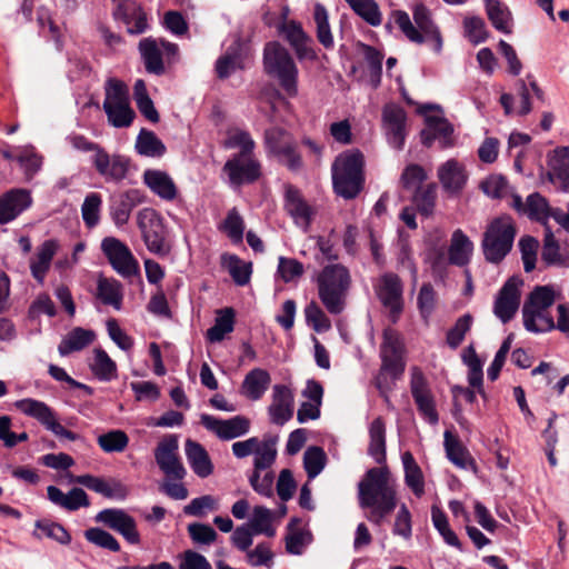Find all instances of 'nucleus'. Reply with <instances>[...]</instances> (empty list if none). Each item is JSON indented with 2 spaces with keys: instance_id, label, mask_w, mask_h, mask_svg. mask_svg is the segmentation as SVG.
<instances>
[{
  "instance_id": "25",
  "label": "nucleus",
  "mask_w": 569,
  "mask_h": 569,
  "mask_svg": "<svg viewBox=\"0 0 569 569\" xmlns=\"http://www.w3.org/2000/svg\"><path fill=\"white\" fill-rule=\"evenodd\" d=\"M284 208L297 226L305 230L309 228L313 211L300 191L292 186H288L286 189Z\"/></svg>"
},
{
  "instance_id": "59",
  "label": "nucleus",
  "mask_w": 569,
  "mask_h": 569,
  "mask_svg": "<svg viewBox=\"0 0 569 569\" xmlns=\"http://www.w3.org/2000/svg\"><path fill=\"white\" fill-rule=\"evenodd\" d=\"M84 537L89 542L100 548L108 549L112 552L120 551V543L118 540L110 532L101 528L94 527L87 529L84 531Z\"/></svg>"
},
{
  "instance_id": "36",
  "label": "nucleus",
  "mask_w": 569,
  "mask_h": 569,
  "mask_svg": "<svg viewBox=\"0 0 569 569\" xmlns=\"http://www.w3.org/2000/svg\"><path fill=\"white\" fill-rule=\"evenodd\" d=\"M445 450L447 458L458 468L468 469L475 467V461L470 456L467 448L459 441L458 438L452 436L449 430L445 431Z\"/></svg>"
},
{
  "instance_id": "31",
  "label": "nucleus",
  "mask_w": 569,
  "mask_h": 569,
  "mask_svg": "<svg viewBox=\"0 0 569 569\" xmlns=\"http://www.w3.org/2000/svg\"><path fill=\"white\" fill-rule=\"evenodd\" d=\"M271 382L269 372L261 368L249 371L242 382V393L251 400H259Z\"/></svg>"
},
{
  "instance_id": "53",
  "label": "nucleus",
  "mask_w": 569,
  "mask_h": 569,
  "mask_svg": "<svg viewBox=\"0 0 569 569\" xmlns=\"http://www.w3.org/2000/svg\"><path fill=\"white\" fill-rule=\"evenodd\" d=\"M350 8L370 26L381 23V13L375 0H345Z\"/></svg>"
},
{
  "instance_id": "52",
  "label": "nucleus",
  "mask_w": 569,
  "mask_h": 569,
  "mask_svg": "<svg viewBox=\"0 0 569 569\" xmlns=\"http://www.w3.org/2000/svg\"><path fill=\"white\" fill-rule=\"evenodd\" d=\"M313 19L317 26V39L326 48L333 47V37L328 21V11L321 3H317L313 10Z\"/></svg>"
},
{
  "instance_id": "12",
  "label": "nucleus",
  "mask_w": 569,
  "mask_h": 569,
  "mask_svg": "<svg viewBox=\"0 0 569 569\" xmlns=\"http://www.w3.org/2000/svg\"><path fill=\"white\" fill-rule=\"evenodd\" d=\"M94 520L121 535L127 542L131 545L140 543V533L137 529V522L126 510L107 508L99 511Z\"/></svg>"
},
{
  "instance_id": "30",
  "label": "nucleus",
  "mask_w": 569,
  "mask_h": 569,
  "mask_svg": "<svg viewBox=\"0 0 569 569\" xmlns=\"http://www.w3.org/2000/svg\"><path fill=\"white\" fill-rule=\"evenodd\" d=\"M472 251L473 243L468 236L461 229L455 230L448 249L449 263L457 267L467 266L470 262Z\"/></svg>"
},
{
  "instance_id": "51",
  "label": "nucleus",
  "mask_w": 569,
  "mask_h": 569,
  "mask_svg": "<svg viewBox=\"0 0 569 569\" xmlns=\"http://www.w3.org/2000/svg\"><path fill=\"white\" fill-rule=\"evenodd\" d=\"M327 455L321 447L311 446L303 453V467L309 479L316 478L325 469Z\"/></svg>"
},
{
  "instance_id": "46",
  "label": "nucleus",
  "mask_w": 569,
  "mask_h": 569,
  "mask_svg": "<svg viewBox=\"0 0 569 569\" xmlns=\"http://www.w3.org/2000/svg\"><path fill=\"white\" fill-rule=\"evenodd\" d=\"M121 283L117 280L100 278L97 286V297L107 306L119 310L122 302Z\"/></svg>"
},
{
  "instance_id": "29",
  "label": "nucleus",
  "mask_w": 569,
  "mask_h": 569,
  "mask_svg": "<svg viewBox=\"0 0 569 569\" xmlns=\"http://www.w3.org/2000/svg\"><path fill=\"white\" fill-rule=\"evenodd\" d=\"M138 49L146 71L151 74L162 76L166 68L159 42L152 37H147L140 40Z\"/></svg>"
},
{
  "instance_id": "20",
  "label": "nucleus",
  "mask_w": 569,
  "mask_h": 569,
  "mask_svg": "<svg viewBox=\"0 0 569 569\" xmlns=\"http://www.w3.org/2000/svg\"><path fill=\"white\" fill-rule=\"evenodd\" d=\"M143 196L138 189H129L118 196L111 197L109 214L113 223L121 228L128 223L132 210L143 202Z\"/></svg>"
},
{
  "instance_id": "62",
  "label": "nucleus",
  "mask_w": 569,
  "mask_h": 569,
  "mask_svg": "<svg viewBox=\"0 0 569 569\" xmlns=\"http://www.w3.org/2000/svg\"><path fill=\"white\" fill-rule=\"evenodd\" d=\"M555 302V291L550 286H537L523 305L532 309H547Z\"/></svg>"
},
{
  "instance_id": "5",
  "label": "nucleus",
  "mask_w": 569,
  "mask_h": 569,
  "mask_svg": "<svg viewBox=\"0 0 569 569\" xmlns=\"http://www.w3.org/2000/svg\"><path fill=\"white\" fill-rule=\"evenodd\" d=\"M69 141L77 150L94 152L92 164L107 181L120 182L127 178L131 163L128 157L119 153L110 156L100 144L82 134L70 136Z\"/></svg>"
},
{
  "instance_id": "58",
  "label": "nucleus",
  "mask_w": 569,
  "mask_h": 569,
  "mask_svg": "<svg viewBox=\"0 0 569 569\" xmlns=\"http://www.w3.org/2000/svg\"><path fill=\"white\" fill-rule=\"evenodd\" d=\"M129 442L127 433L122 430H110L98 437V445L104 452H121Z\"/></svg>"
},
{
  "instance_id": "9",
  "label": "nucleus",
  "mask_w": 569,
  "mask_h": 569,
  "mask_svg": "<svg viewBox=\"0 0 569 569\" xmlns=\"http://www.w3.org/2000/svg\"><path fill=\"white\" fill-rule=\"evenodd\" d=\"M101 250L109 263L123 278L138 276L140 272L138 260L126 243L114 237H106L101 242Z\"/></svg>"
},
{
  "instance_id": "64",
  "label": "nucleus",
  "mask_w": 569,
  "mask_h": 569,
  "mask_svg": "<svg viewBox=\"0 0 569 569\" xmlns=\"http://www.w3.org/2000/svg\"><path fill=\"white\" fill-rule=\"evenodd\" d=\"M36 528L40 529L46 537L61 543V545H69L71 542V536L67 531V529L53 521L49 520H37L36 521Z\"/></svg>"
},
{
  "instance_id": "40",
  "label": "nucleus",
  "mask_w": 569,
  "mask_h": 569,
  "mask_svg": "<svg viewBox=\"0 0 569 569\" xmlns=\"http://www.w3.org/2000/svg\"><path fill=\"white\" fill-rule=\"evenodd\" d=\"M221 263L237 286L242 287L249 283L252 273L251 262H244L236 254L223 253L221 256Z\"/></svg>"
},
{
  "instance_id": "14",
  "label": "nucleus",
  "mask_w": 569,
  "mask_h": 569,
  "mask_svg": "<svg viewBox=\"0 0 569 569\" xmlns=\"http://www.w3.org/2000/svg\"><path fill=\"white\" fill-rule=\"evenodd\" d=\"M523 281L519 277L509 278L496 298L493 313L502 323L509 322L516 315L520 303L519 288Z\"/></svg>"
},
{
  "instance_id": "63",
  "label": "nucleus",
  "mask_w": 569,
  "mask_h": 569,
  "mask_svg": "<svg viewBox=\"0 0 569 569\" xmlns=\"http://www.w3.org/2000/svg\"><path fill=\"white\" fill-rule=\"evenodd\" d=\"M427 178V172L420 164L411 163L402 171L400 181L406 190L416 191Z\"/></svg>"
},
{
  "instance_id": "35",
  "label": "nucleus",
  "mask_w": 569,
  "mask_h": 569,
  "mask_svg": "<svg viewBox=\"0 0 569 569\" xmlns=\"http://www.w3.org/2000/svg\"><path fill=\"white\" fill-rule=\"evenodd\" d=\"M368 453L379 465L386 463V426L381 417L376 418L369 428Z\"/></svg>"
},
{
  "instance_id": "10",
  "label": "nucleus",
  "mask_w": 569,
  "mask_h": 569,
  "mask_svg": "<svg viewBox=\"0 0 569 569\" xmlns=\"http://www.w3.org/2000/svg\"><path fill=\"white\" fill-rule=\"evenodd\" d=\"M178 449L179 443L176 435L166 436L154 449L156 462L169 480L180 481L187 473L178 456Z\"/></svg>"
},
{
  "instance_id": "8",
  "label": "nucleus",
  "mask_w": 569,
  "mask_h": 569,
  "mask_svg": "<svg viewBox=\"0 0 569 569\" xmlns=\"http://www.w3.org/2000/svg\"><path fill=\"white\" fill-rule=\"evenodd\" d=\"M137 223L147 249L158 256H167L170 251L166 242V227L160 214L152 208H143L138 212Z\"/></svg>"
},
{
  "instance_id": "45",
  "label": "nucleus",
  "mask_w": 569,
  "mask_h": 569,
  "mask_svg": "<svg viewBox=\"0 0 569 569\" xmlns=\"http://www.w3.org/2000/svg\"><path fill=\"white\" fill-rule=\"evenodd\" d=\"M277 442L278 436H266L260 441L253 460V467L257 470H266L273 465L277 458Z\"/></svg>"
},
{
  "instance_id": "55",
  "label": "nucleus",
  "mask_w": 569,
  "mask_h": 569,
  "mask_svg": "<svg viewBox=\"0 0 569 569\" xmlns=\"http://www.w3.org/2000/svg\"><path fill=\"white\" fill-rule=\"evenodd\" d=\"M365 59L368 63L369 74L375 88L380 84L382 76L383 54L372 46L361 43Z\"/></svg>"
},
{
  "instance_id": "47",
  "label": "nucleus",
  "mask_w": 569,
  "mask_h": 569,
  "mask_svg": "<svg viewBox=\"0 0 569 569\" xmlns=\"http://www.w3.org/2000/svg\"><path fill=\"white\" fill-rule=\"evenodd\" d=\"M541 259L547 266H568L567 260L560 253V246L556 240L550 226H546L545 229Z\"/></svg>"
},
{
  "instance_id": "43",
  "label": "nucleus",
  "mask_w": 569,
  "mask_h": 569,
  "mask_svg": "<svg viewBox=\"0 0 569 569\" xmlns=\"http://www.w3.org/2000/svg\"><path fill=\"white\" fill-rule=\"evenodd\" d=\"M234 310L232 308H224L219 311L214 325L208 329L207 338L210 342H220L224 339L226 335L233 331L234 328Z\"/></svg>"
},
{
  "instance_id": "34",
  "label": "nucleus",
  "mask_w": 569,
  "mask_h": 569,
  "mask_svg": "<svg viewBox=\"0 0 569 569\" xmlns=\"http://www.w3.org/2000/svg\"><path fill=\"white\" fill-rule=\"evenodd\" d=\"M94 338V331L77 327L61 340L58 346V351L62 357L74 351H80L91 345Z\"/></svg>"
},
{
  "instance_id": "7",
  "label": "nucleus",
  "mask_w": 569,
  "mask_h": 569,
  "mask_svg": "<svg viewBox=\"0 0 569 569\" xmlns=\"http://www.w3.org/2000/svg\"><path fill=\"white\" fill-rule=\"evenodd\" d=\"M381 367L375 377V386L381 396L392 390L395 382L405 372L406 362L402 357V343L398 337L383 333L380 346Z\"/></svg>"
},
{
  "instance_id": "41",
  "label": "nucleus",
  "mask_w": 569,
  "mask_h": 569,
  "mask_svg": "<svg viewBox=\"0 0 569 569\" xmlns=\"http://www.w3.org/2000/svg\"><path fill=\"white\" fill-rule=\"evenodd\" d=\"M551 207L546 197L539 192H533L527 197L525 216L529 220L541 223L545 228L550 218Z\"/></svg>"
},
{
  "instance_id": "39",
  "label": "nucleus",
  "mask_w": 569,
  "mask_h": 569,
  "mask_svg": "<svg viewBox=\"0 0 569 569\" xmlns=\"http://www.w3.org/2000/svg\"><path fill=\"white\" fill-rule=\"evenodd\" d=\"M134 148L140 156L150 158H160L167 151L164 143L157 137V134L146 128L140 130Z\"/></svg>"
},
{
  "instance_id": "6",
  "label": "nucleus",
  "mask_w": 569,
  "mask_h": 569,
  "mask_svg": "<svg viewBox=\"0 0 569 569\" xmlns=\"http://www.w3.org/2000/svg\"><path fill=\"white\" fill-rule=\"evenodd\" d=\"M516 234V226L510 216L495 218L487 226L481 241L485 259L490 263H500L511 251Z\"/></svg>"
},
{
  "instance_id": "16",
  "label": "nucleus",
  "mask_w": 569,
  "mask_h": 569,
  "mask_svg": "<svg viewBox=\"0 0 569 569\" xmlns=\"http://www.w3.org/2000/svg\"><path fill=\"white\" fill-rule=\"evenodd\" d=\"M425 122L426 128L420 131V139L426 148H430L436 140L439 142V149H448L455 146V128L448 119L427 116Z\"/></svg>"
},
{
  "instance_id": "22",
  "label": "nucleus",
  "mask_w": 569,
  "mask_h": 569,
  "mask_svg": "<svg viewBox=\"0 0 569 569\" xmlns=\"http://www.w3.org/2000/svg\"><path fill=\"white\" fill-rule=\"evenodd\" d=\"M113 16L127 26L129 34H141L149 28L147 13L134 0H122L114 10Z\"/></svg>"
},
{
  "instance_id": "38",
  "label": "nucleus",
  "mask_w": 569,
  "mask_h": 569,
  "mask_svg": "<svg viewBox=\"0 0 569 569\" xmlns=\"http://www.w3.org/2000/svg\"><path fill=\"white\" fill-rule=\"evenodd\" d=\"M485 6L492 27L502 33H511L512 14L509 8L500 0H485Z\"/></svg>"
},
{
  "instance_id": "27",
  "label": "nucleus",
  "mask_w": 569,
  "mask_h": 569,
  "mask_svg": "<svg viewBox=\"0 0 569 569\" xmlns=\"http://www.w3.org/2000/svg\"><path fill=\"white\" fill-rule=\"evenodd\" d=\"M187 460L199 478H208L213 472V463L204 447L191 439L184 445Z\"/></svg>"
},
{
  "instance_id": "18",
  "label": "nucleus",
  "mask_w": 569,
  "mask_h": 569,
  "mask_svg": "<svg viewBox=\"0 0 569 569\" xmlns=\"http://www.w3.org/2000/svg\"><path fill=\"white\" fill-rule=\"evenodd\" d=\"M244 157L234 156L223 166V172L229 177L232 186L239 187L256 182L261 176V166L257 160L243 159Z\"/></svg>"
},
{
  "instance_id": "3",
  "label": "nucleus",
  "mask_w": 569,
  "mask_h": 569,
  "mask_svg": "<svg viewBox=\"0 0 569 569\" xmlns=\"http://www.w3.org/2000/svg\"><path fill=\"white\" fill-rule=\"evenodd\" d=\"M263 70L276 79L291 98L298 94V68L290 52L278 41L267 42L263 48Z\"/></svg>"
},
{
  "instance_id": "33",
  "label": "nucleus",
  "mask_w": 569,
  "mask_h": 569,
  "mask_svg": "<svg viewBox=\"0 0 569 569\" xmlns=\"http://www.w3.org/2000/svg\"><path fill=\"white\" fill-rule=\"evenodd\" d=\"M548 166L551 172H548L550 181L553 174L561 181L563 191L569 192V147H560L553 150V154L549 157Z\"/></svg>"
},
{
  "instance_id": "42",
  "label": "nucleus",
  "mask_w": 569,
  "mask_h": 569,
  "mask_svg": "<svg viewBox=\"0 0 569 569\" xmlns=\"http://www.w3.org/2000/svg\"><path fill=\"white\" fill-rule=\"evenodd\" d=\"M93 362L89 365L92 373L100 381H111L117 378V365L102 348L93 350Z\"/></svg>"
},
{
  "instance_id": "37",
  "label": "nucleus",
  "mask_w": 569,
  "mask_h": 569,
  "mask_svg": "<svg viewBox=\"0 0 569 569\" xmlns=\"http://www.w3.org/2000/svg\"><path fill=\"white\" fill-rule=\"evenodd\" d=\"M241 62V43L237 39L230 44L226 52L220 56L214 64V71L219 79L224 80L229 78L237 68H240Z\"/></svg>"
},
{
  "instance_id": "19",
  "label": "nucleus",
  "mask_w": 569,
  "mask_h": 569,
  "mask_svg": "<svg viewBox=\"0 0 569 569\" xmlns=\"http://www.w3.org/2000/svg\"><path fill=\"white\" fill-rule=\"evenodd\" d=\"M71 481L81 485L89 490L102 495L108 499L124 500L129 493L128 488L118 479L106 480L92 475H80L71 477Z\"/></svg>"
},
{
  "instance_id": "28",
  "label": "nucleus",
  "mask_w": 569,
  "mask_h": 569,
  "mask_svg": "<svg viewBox=\"0 0 569 569\" xmlns=\"http://www.w3.org/2000/svg\"><path fill=\"white\" fill-rule=\"evenodd\" d=\"M413 20L417 26L416 28L425 37V41H431L433 51L440 53L442 49V38L439 29L430 17V11L423 4L416 6Z\"/></svg>"
},
{
  "instance_id": "49",
  "label": "nucleus",
  "mask_w": 569,
  "mask_h": 569,
  "mask_svg": "<svg viewBox=\"0 0 569 569\" xmlns=\"http://www.w3.org/2000/svg\"><path fill=\"white\" fill-rule=\"evenodd\" d=\"M103 111L107 114L109 124L119 129L130 127L136 118V112L131 108L130 102L119 106L107 104Z\"/></svg>"
},
{
  "instance_id": "15",
  "label": "nucleus",
  "mask_w": 569,
  "mask_h": 569,
  "mask_svg": "<svg viewBox=\"0 0 569 569\" xmlns=\"http://www.w3.org/2000/svg\"><path fill=\"white\" fill-rule=\"evenodd\" d=\"M201 423L207 430L216 433L220 440L236 439L247 435L250 430V420L241 415L223 420L203 413Z\"/></svg>"
},
{
  "instance_id": "4",
  "label": "nucleus",
  "mask_w": 569,
  "mask_h": 569,
  "mask_svg": "<svg viewBox=\"0 0 569 569\" xmlns=\"http://www.w3.org/2000/svg\"><path fill=\"white\" fill-rule=\"evenodd\" d=\"M349 270L342 264H328L317 277L318 295L331 315H339L345 308V297L350 287Z\"/></svg>"
},
{
  "instance_id": "32",
  "label": "nucleus",
  "mask_w": 569,
  "mask_h": 569,
  "mask_svg": "<svg viewBox=\"0 0 569 569\" xmlns=\"http://www.w3.org/2000/svg\"><path fill=\"white\" fill-rule=\"evenodd\" d=\"M546 309H532L529 305L522 307L523 326L527 331L533 333L548 332L556 329L553 318L545 311Z\"/></svg>"
},
{
  "instance_id": "17",
  "label": "nucleus",
  "mask_w": 569,
  "mask_h": 569,
  "mask_svg": "<svg viewBox=\"0 0 569 569\" xmlns=\"http://www.w3.org/2000/svg\"><path fill=\"white\" fill-rule=\"evenodd\" d=\"M405 110L395 104L388 103L382 109V122L388 143L396 150H402L406 141Z\"/></svg>"
},
{
  "instance_id": "11",
  "label": "nucleus",
  "mask_w": 569,
  "mask_h": 569,
  "mask_svg": "<svg viewBox=\"0 0 569 569\" xmlns=\"http://www.w3.org/2000/svg\"><path fill=\"white\" fill-rule=\"evenodd\" d=\"M376 292L382 306L389 310L390 320L396 323L403 311L401 279L396 273H385L380 278Z\"/></svg>"
},
{
  "instance_id": "26",
  "label": "nucleus",
  "mask_w": 569,
  "mask_h": 569,
  "mask_svg": "<svg viewBox=\"0 0 569 569\" xmlns=\"http://www.w3.org/2000/svg\"><path fill=\"white\" fill-rule=\"evenodd\" d=\"M143 182L158 197L171 201L177 197L178 190L172 178L164 171L148 169L143 172Z\"/></svg>"
},
{
  "instance_id": "57",
  "label": "nucleus",
  "mask_w": 569,
  "mask_h": 569,
  "mask_svg": "<svg viewBox=\"0 0 569 569\" xmlns=\"http://www.w3.org/2000/svg\"><path fill=\"white\" fill-rule=\"evenodd\" d=\"M472 322L473 318L470 313H465L456 320L453 327L448 330L446 336V342L451 349H457L462 343Z\"/></svg>"
},
{
  "instance_id": "56",
  "label": "nucleus",
  "mask_w": 569,
  "mask_h": 569,
  "mask_svg": "<svg viewBox=\"0 0 569 569\" xmlns=\"http://www.w3.org/2000/svg\"><path fill=\"white\" fill-rule=\"evenodd\" d=\"M271 511L268 508L257 506L253 509L252 518L248 525L256 535L263 533L267 537H273L276 530L271 526Z\"/></svg>"
},
{
  "instance_id": "50",
  "label": "nucleus",
  "mask_w": 569,
  "mask_h": 569,
  "mask_svg": "<svg viewBox=\"0 0 569 569\" xmlns=\"http://www.w3.org/2000/svg\"><path fill=\"white\" fill-rule=\"evenodd\" d=\"M129 102V91L126 83L116 78H109L104 84V101L102 108L104 109L107 104L119 106Z\"/></svg>"
},
{
  "instance_id": "54",
  "label": "nucleus",
  "mask_w": 569,
  "mask_h": 569,
  "mask_svg": "<svg viewBox=\"0 0 569 569\" xmlns=\"http://www.w3.org/2000/svg\"><path fill=\"white\" fill-rule=\"evenodd\" d=\"M101 204L102 198L100 193L90 192L86 196L81 206V214L84 224L89 229L94 228L99 223Z\"/></svg>"
},
{
  "instance_id": "2",
  "label": "nucleus",
  "mask_w": 569,
  "mask_h": 569,
  "mask_svg": "<svg viewBox=\"0 0 569 569\" xmlns=\"http://www.w3.org/2000/svg\"><path fill=\"white\" fill-rule=\"evenodd\" d=\"M363 168L365 157L359 149L340 153L331 167L333 191L343 199H355L363 188Z\"/></svg>"
},
{
  "instance_id": "44",
  "label": "nucleus",
  "mask_w": 569,
  "mask_h": 569,
  "mask_svg": "<svg viewBox=\"0 0 569 569\" xmlns=\"http://www.w3.org/2000/svg\"><path fill=\"white\" fill-rule=\"evenodd\" d=\"M14 406L22 413L37 419L44 427L56 415L47 403L31 398L18 400Z\"/></svg>"
},
{
  "instance_id": "21",
  "label": "nucleus",
  "mask_w": 569,
  "mask_h": 569,
  "mask_svg": "<svg viewBox=\"0 0 569 569\" xmlns=\"http://www.w3.org/2000/svg\"><path fill=\"white\" fill-rule=\"evenodd\" d=\"M295 397L290 388L284 385H274L272 402L268 408L270 421L283 426L293 416Z\"/></svg>"
},
{
  "instance_id": "60",
  "label": "nucleus",
  "mask_w": 569,
  "mask_h": 569,
  "mask_svg": "<svg viewBox=\"0 0 569 569\" xmlns=\"http://www.w3.org/2000/svg\"><path fill=\"white\" fill-rule=\"evenodd\" d=\"M305 317L307 323L319 333L329 330L331 327L329 318L315 301H311L309 305L306 306Z\"/></svg>"
},
{
  "instance_id": "23",
  "label": "nucleus",
  "mask_w": 569,
  "mask_h": 569,
  "mask_svg": "<svg viewBox=\"0 0 569 569\" xmlns=\"http://www.w3.org/2000/svg\"><path fill=\"white\" fill-rule=\"evenodd\" d=\"M32 203L31 194L26 189H11L0 196V224L14 220Z\"/></svg>"
},
{
  "instance_id": "24",
  "label": "nucleus",
  "mask_w": 569,
  "mask_h": 569,
  "mask_svg": "<svg viewBox=\"0 0 569 569\" xmlns=\"http://www.w3.org/2000/svg\"><path fill=\"white\" fill-rule=\"evenodd\" d=\"M437 176L442 189L450 194L460 193L468 179L465 167L456 159H449L440 164Z\"/></svg>"
},
{
  "instance_id": "1",
  "label": "nucleus",
  "mask_w": 569,
  "mask_h": 569,
  "mask_svg": "<svg viewBox=\"0 0 569 569\" xmlns=\"http://www.w3.org/2000/svg\"><path fill=\"white\" fill-rule=\"evenodd\" d=\"M358 502L361 509H368V521L381 526L397 507V491L390 483L389 469L373 467L366 471L358 483Z\"/></svg>"
},
{
  "instance_id": "13",
  "label": "nucleus",
  "mask_w": 569,
  "mask_h": 569,
  "mask_svg": "<svg viewBox=\"0 0 569 569\" xmlns=\"http://www.w3.org/2000/svg\"><path fill=\"white\" fill-rule=\"evenodd\" d=\"M410 390L420 415L430 425H437L439 416L436 410L435 399L423 373L416 367L411 373Z\"/></svg>"
},
{
  "instance_id": "48",
  "label": "nucleus",
  "mask_w": 569,
  "mask_h": 569,
  "mask_svg": "<svg viewBox=\"0 0 569 569\" xmlns=\"http://www.w3.org/2000/svg\"><path fill=\"white\" fill-rule=\"evenodd\" d=\"M436 200L437 184L435 182L418 188L412 197V202L415 203L417 210L425 217H430L433 213Z\"/></svg>"
},
{
  "instance_id": "61",
  "label": "nucleus",
  "mask_w": 569,
  "mask_h": 569,
  "mask_svg": "<svg viewBox=\"0 0 569 569\" xmlns=\"http://www.w3.org/2000/svg\"><path fill=\"white\" fill-rule=\"evenodd\" d=\"M222 230L227 233L233 243L242 242L244 222L236 208L228 212L222 223Z\"/></svg>"
}]
</instances>
